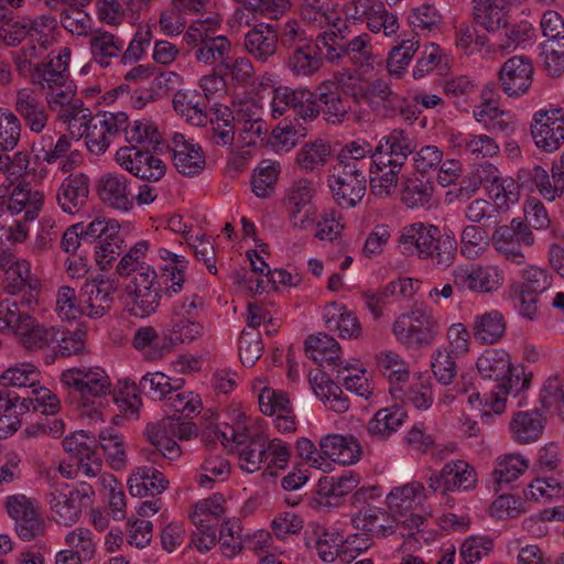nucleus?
Wrapping results in <instances>:
<instances>
[{"instance_id": "a19ab883", "label": "nucleus", "mask_w": 564, "mask_h": 564, "mask_svg": "<svg viewBox=\"0 0 564 564\" xmlns=\"http://www.w3.org/2000/svg\"><path fill=\"white\" fill-rule=\"evenodd\" d=\"M506 332V322L499 311L485 312L477 315L473 324V334L481 344H495L499 341Z\"/></svg>"}, {"instance_id": "f03ea898", "label": "nucleus", "mask_w": 564, "mask_h": 564, "mask_svg": "<svg viewBox=\"0 0 564 564\" xmlns=\"http://www.w3.org/2000/svg\"><path fill=\"white\" fill-rule=\"evenodd\" d=\"M0 269L3 272V290L12 296L0 302V311H6V304L15 313L33 310L39 302L41 283L32 275L30 263L4 252L0 256ZM6 318L4 313L0 312V321Z\"/></svg>"}, {"instance_id": "1a4fd4ad", "label": "nucleus", "mask_w": 564, "mask_h": 564, "mask_svg": "<svg viewBox=\"0 0 564 564\" xmlns=\"http://www.w3.org/2000/svg\"><path fill=\"white\" fill-rule=\"evenodd\" d=\"M6 510L15 523V532L23 541H32L45 532V521L36 509L34 501L22 494L8 496Z\"/></svg>"}, {"instance_id": "0eeeda50", "label": "nucleus", "mask_w": 564, "mask_h": 564, "mask_svg": "<svg viewBox=\"0 0 564 564\" xmlns=\"http://www.w3.org/2000/svg\"><path fill=\"white\" fill-rule=\"evenodd\" d=\"M204 304V299L198 294L188 295L174 303L169 322L171 341L189 344L203 336L204 326L197 318Z\"/></svg>"}, {"instance_id": "c9c22d12", "label": "nucleus", "mask_w": 564, "mask_h": 564, "mask_svg": "<svg viewBox=\"0 0 564 564\" xmlns=\"http://www.w3.org/2000/svg\"><path fill=\"white\" fill-rule=\"evenodd\" d=\"M310 383L316 397L319 398L329 410L336 413H345L349 409L350 403L348 398L327 373L317 371L314 376L311 375Z\"/></svg>"}, {"instance_id": "b1692460", "label": "nucleus", "mask_w": 564, "mask_h": 564, "mask_svg": "<svg viewBox=\"0 0 564 564\" xmlns=\"http://www.w3.org/2000/svg\"><path fill=\"white\" fill-rule=\"evenodd\" d=\"M473 14L475 24L485 29L491 37L499 35L509 20L506 0H473Z\"/></svg>"}, {"instance_id": "c756f323", "label": "nucleus", "mask_w": 564, "mask_h": 564, "mask_svg": "<svg viewBox=\"0 0 564 564\" xmlns=\"http://www.w3.org/2000/svg\"><path fill=\"white\" fill-rule=\"evenodd\" d=\"M173 163L178 173L193 176L205 166L202 148L187 140L183 134L176 133L173 138Z\"/></svg>"}, {"instance_id": "6e6552de", "label": "nucleus", "mask_w": 564, "mask_h": 564, "mask_svg": "<svg viewBox=\"0 0 564 564\" xmlns=\"http://www.w3.org/2000/svg\"><path fill=\"white\" fill-rule=\"evenodd\" d=\"M62 386L79 395L86 406L90 398H102L110 393L111 381L100 367H74L61 375Z\"/></svg>"}, {"instance_id": "7ed1b4c3", "label": "nucleus", "mask_w": 564, "mask_h": 564, "mask_svg": "<svg viewBox=\"0 0 564 564\" xmlns=\"http://www.w3.org/2000/svg\"><path fill=\"white\" fill-rule=\"evenodd\" d=\"M6 319L0 321V332L14 334L26 350L43 351L45 355V362L51 361V354L55 350L57 343L56 334L57 327H46L39 324V322L31 315L30 311L15 313L10 311V306L6 304V311H2Z\"/></svg>"}, {"instance_id": "bf43d9fd", "label": "nucleus", "mask_w": 564, "mask_h": 564, "mask_svg": "<svg viewBox=\"0 0 564 564\" xmlns=\"http://www.w3.org/2000/svg\"><path fill=\"white\" fill-rule=\"evenodd\" d=\"M30 42H36L40 50L45 51L51 45L57 26L55 18L43 14L35 19L24 18Z\"/></svg>"}, {"instance_id": "49530a36", "label": "nucleus", "mask_w": 564, "mask_h": 564, "mask_svg": "<svg viewBox=\"0 0 564 564\" xmlns=\"http://www.w3.org/2000/svg\"><path fill=\"white\" fill-rule=\"evenodd\" d=\"M518 180L521 186L535 185L539 193L547 200H554L561 191L558 183L562 178H554V184L551 183L547 172L540 165H533L520 169L518 172Z\"/></svg>"}, {"instance_id": "13d9d810", "label": "nucleus", "mask_w": 564, "mask_h": 564, "mask_svg": "<svg viewBox=\"0 0 564 564\" xmlns=\"http://www.w3.org/2000/svg\"><path fill=\"white\" fill-rule=\"evenodd\" d=\"M56 339L57 343L55 344V350L51 354V361L83 352L86 333L82 329L69 330L57 327Z\"/></svg>"}, {"instance_id": "e2e57ef3", "label": "nucleus", "mask_w": 564, "mask_h": 564, "mask_svg": "<svg viewBox=\"0 0 564 564\" xmlns=\"http://www.w3.org/2000/svg\"><path fill=\"white\" fill-rule=\"evenodd\" d=\"M329 144L322 140L304 144L296 154V163L304 171L323 166L330 156Z\"/></svg>"}, {"instance_id": "6e6d98bb", "label": "nucleus", "mask_w": 564, "mask_h": 564, "mask_svg": "<svg viewBox=\"0 0 564 564\" xmlns=\"http://www.w3.org/2000/svg\"><path fill=\"white\" fill-rule=\"evenodd\" d=\"M491 240L495 249L508 261L517 264H523L525 262L522 245L516 238L514 231L507 228V225L499 226L494 231Z\"/></svg>"}, {"instance_id": "680f3d73", "label": "nucleus", "mask_w": 564, "mask_h": 564, "mask_svg": "<svg viewBox=\"0 0 564 564\" xmlns=\"http://www.w3.org/2000/svg\"><path fill=\"white\" fill-rule=\"evenodd\" d=\"M386 512H382L377 508H365L354 518V523L357 529L369 532L371 535L388 536L397 532L398 528L395 523L391 521L389 524L378 523L380 517H384Z\"/></svg>"}, {"instance_id": "cd10ccee", "label": "nucleus", "mask_w": 564, "mask_h": 564, "mask_svg": "<svg viewBox=\"0 0 564 564\" xmlns=\"http://www.w3.org/2000/svg\"><path fill=\"white\" fill-rule=\"evenodd\" d=\"M88 194V176L83 173L72 174L61 184L56 199L63 212L74 215L86 204Z\"/></svg>"}, {"instance_id": "412c9836", "label": "nucleus", "mask_w": 564, "mask_h": 564, "mask_svg": "<svg viewBox=\"0 0 564 564\" xmlns=\"http://www.w3.org/2000/svg\"><path fill=\"white\" fill-rule=\"evenodd\" d=\"M336 85L337 83L328 79L316 87L318 113H322L330 123H343L348 119L351 106L350 101L341 96Z\"/></svg>"}, {"instance_id": "0e129e2a", "label": "nucleus", "mask_w": 564, "mask_h": 564, "mask_svg": "<svg viewBox=\"0 0 564 564\" xmlns=\"http://www.w3.org/2000/svg\"><path fill=\"white\" fill-rule=\"evenodd\" d=\"M97 441L111 468L115 470L123 468L126 465V452L122 437L112 429H108L100 432L99 440Z\"/></svg>"}, {"instance_id": "052dcab7", "label": "nucleus", "mask_w": 564, "mask_h": 564, "mask_svg": "<svg viewBox=\"0 0 564 564\" xmlns=\"http://www.w3.org/2000/svg\"><path fill=\"white\" fill-rule=\"evenodd\" d=\"M358 475L347 471L341 476H325L318 481V492L329 498H341L357 488Z\"/></svg>"}, {"instance_id": "2f4dec72", "label": "nucleus", "mask_w": 564, "mask_h": 564, "mask_svg": "<svg viewBox=\"0 0 564 564\" xmlns=\"http://www.w3.org/2000/svg\"><path fill=\"white\" fill-rule=\"evenodd\" d=\"M247 52L259 62H267L278 50V31L272 24H260L245 35Z\"/></svg>"}, {"instance_id": "09e8293b", "label": "nucleus", "mask_w": 564, "mask_h": 564, "mask_svg": "<svg viewBox=\"0 0 564 564\" xmlns=\"http://www.w3.org/2000/svg\"><path fill=\"white\" fill-rule=\"evenodd\" d=\"M70 149L69 138L65 134L61 135L56 142L51 134H43L37 140L33 141L31 150L37 161L46 162L47 164L55 163L58 159L63 158Z\"/></svg>"}, {"instance_id": "a211bd4d", "label": "nucleus", "mask_w": 564, "mask_h": 564, "mask_svg": "<svg viewBox=\"0 0 564 564\" xmlns=\"http://www.w3.org/2000/svg\"><path fill=\"white\" fill-rule=\"evenodd\" d=\"M115 288L111 282L102 278L87 279L79 291V301L83 307V315L91 318H100L106 315L112 306Z\"/></svg>"}, {"instance_id": "393cba45", "label": "nucleus", "mask_w": 564, "mask_h": 564, "mask_svg": "<svg viewBox=\"0 0 564 564\" xmlns=\"http://www.w3.org/2000/svg\"><path fill=\"white\" fill-rule=\"evenodd\" d=\"M380 372L390 383V393L395 400L404 399V384L408 383L410 371L404 359L394 351H383L376 357Z\"/></svg>"}, {"instance_id": "9b49d317", "label": "nucleus", "mask_w": 564, "mask_h": 564, "mask_svg": "<svg viewBox=\"0 0 564 564\" xmlns=\"http://www.w3.org/2000/svg\"><path fill=\"white\" fill-rule=\"evenodd\" d=\"M152 151V149H141L137 145L122 147L116 153V161L134 176L158 182L165 175L166 166Z\"/></svg>"}, {"instance_id": "c85d7f7f", "label": "nucleus", "mask_w": 564, "mask_h": 564, "mask_svg": "<svg viewBox=\"0 0 564 564\" xmlns=\"http://www.w3.org/2000/svg\"><path fill=\"white\" fill-rule=\"evenodd\" d=\"M365 102L382 117H391L402 109L403 99L389 83L379 78L366 86Z\"/></svg>"}, {"instance_id": "4c0bfd02", "label": "nucleus", "mask_w": 564, "mask_h": 564, "mask_svg": "<svg viewBox=\"0 0 564 564\" xmlns=\"http://www.w3.org/2000/svg\"><path fill=\"white\" fill-rule=\"evenodd\" d=\"M338 166H356V170L377 173L375 166V148L366 140H355L345 144L338 153Z\"/></svg>"}, {"instance_id": "9d476101", "label": "nucleus", "mask_w": 564, "mask_h": 564, "mask_svg": "<svg viewBox=\"0 0 564 564\" xmlns=\"http://www.w3.org/2000/svg\"><path fill=\"white\" fill-rule=\"evenodd\" d=\"M126 120L127 113L122 111L99 112L90 118L82 130L87 150L95 155L104 154L108 150L111 139L121 132Z\"/></svg>"}, {"instance_id": "4468645a", "label": "nucleus", "mask_w": 564, "mask_h": 564, "mask_svg": "<svg viewBox=\"0 0 564 564\" xmlns=\"http://www.w3.org/2000/svg\"><path fill=\"white\" fill-rule=\"evenodd\" d=\"M477 474L475 468L463 459H456L446 463L438 473H434L429 478V488L442 494L456 490L468 491L477 485Z\"/></svg>"}, {"instance_id": "423d86ee", "label": "nucleus", "mask_w": 564, "mask_h": 564, "mask_svg": "<svg viewBox=\"0 0 564 564\" xmlns=\"http://www.w3.org/2000/svg\"><path fill=\"white\" fill-rule=\"evenodd\" d=\"M425 487L420 481H411L394 487L387 496V506L391 521L398 529L406 532L401 535L411 536L424 523V517L412 512V508L425 498Z\"/></svg>"}, {"instance_id": "de8ad7c7", "label": "nucleus", "mask_w": 564, "mask_h": 564, "mask_svg": "<svg viewBox=\"0 0 564 564\" xmlns=\"http://www.w3.org/2000/svg\"><path fill=\"white\" fill-rule=\"evenodd\" d=\"M370 35L367 33L355 34L354 36L343 35L341 47L348 59L357 67L369 66L373 63L372 45Z\"/></svg>"}, {"instance_id": "603ef678", "label": "nucleus", "mask_w": 564, "mask_h": 564, "mask_svg": "<svg viewBox=\"0 0 564 564\" xmlns=\"http://www.w3.org/2000/svg\"><path fill=\"white\" fill-rule=\"evenodd\" d=\"M65 544L67 549L62 550L63 552L85 562L90 561L96 554L97 543L93 532L87 528L79 527L68 532L65 535Z\"/></svg>"}, {"instance_id": "37998d69", "label": "nucleus", "mask_w": 564, "mask_h": 564, "mask_svg": "<svg viewBox=\"0 0 564 564\" xmlns=\"http://www.w3.org/2000/svg\"><path fill=\"white\" fill-rule=\"evenodd\" d=\"M406 417L405 411L400 408L380 409L368 422L367 432L372 437L386 440L404 423Z\"/></svg>"}, {"instance_id": "aec40b11", "label": "nucleus", "mask_w": 564, "mask_h": 564, "mask_svg": "<svg viewBox=\"0 0 564 564\" xmlns=\"http://www.w3.org/2000/svg\"><path fill=\"white\" fill-rule=\"evenodd\" d=\"M142 273L139 278H133L132 285H129L130 293L133 294L134 315L147 317L153 314L160 305L161 291L164 283L156 273Z\"/></svg>"}, {"instance_id": "dca6fc26", "label": "nucleus", "mask_w": 564, "mask_h": 564, "mask_svg": "<svg viewBox=\"0 0 564 564\" xmlns=\"http://www.w3.org/2000/svg\"><path fill=\"white\" fill-rule=\"evenodd\" d=\"M534 68L529 57L516 55L508 58L499 70V83L511 98L525 95L533 82Z\"/></svg>"}, {"instance_id": "4d7b16f0", "label": "nucleus", "mask_w": 564, "mask_h": 564, "mask_svg": "<svg viewBox=\"0 0 564 564\" xmlns=\"http://www.w3.org/2000/svg\"><path fill=\"white\" fill-rule=\"evenodd\" d=\"M448 69V57L443 54L442 48L431 43L424 47L420 58L413 69V77L415 79L424 77L432 70H437L438 74H444Z\"/></svg>"}, {"instance_id": "4be33fe9", "label": "nucleus", "mask_w": 564, "mask_h": 564, "mask_svg": "<svg viewBox=\"0 0 564 564\" xmlns=\"http://www.w3.org/2000/svg\"><path fill=\"white\" fill-rule=\"evenodd\" d=\"M98 195L109 207L128 212L133 207L134 195L128 178L122 174L107 173L98 183Z\"/></svg>"}, {"instance_id": "72a5a7b5", "label": "nucleus", "mask_w": 564, "mask_h": 564, "mask_svg": "<svg viewBox=\"0 0 564 564\" xmlns=\"http://www.w3.org/2000/svg\"><path fill=\"white\" fill-rule=\"evenodd\" d=\"M355 7L356 13L366 17L367 25L371 32L382 31L387 36L397 33L399 29L398 18L389 12L381 1L359 0Z\"/></svg>"}, {"instance_id": "c03bdc74", "label": "nucleus", "mask_w": 564, "mask_h": 564, "mask_svg": "<svg viewBox=\"0 0 564 564\" xmlns=\"http://www.w3.org/2000/svg\"><path fill=\"white\" fill-rule=\"evenodd\" d=\"M89 44L94 59L102 67H107L111 58L118 57L124 46L118 36L100 30L90 33Z\"/></svg>"}, {"instance_id": "774afa93", "label": "nucleus", "mask_w": 564, "mask_h": 564, "mask_svg": "<svg viewBox=\"0 0 564 564\" xmlns=\"http://www.w3.org/2000/svg\"><path fill=\"white\" fill-rule=\"evenodd\" d=\"M63 448L77 460L90 458L97 453L98 441L85 431H77L63 440Z\"/></svg>"}, {"instance_id": "20e7f679", "label": "nucleus", "mask_w": 564, "mask_h": 564, "mask_svg": "<svg viewBox=\"0 0 564 564\" xmlns=\"http://www.w3.org/2000/svg\"><path fill=\"white\" fill-rule=\"evenodd\" d=\"M95 485L79 481L69 485L65 481H55L50 485L47 501L53 519L62 525L76 523L84 508L93 505Z\"/></svg>"}, {"instance_id": "864d4df0", "label": "nucleus", "mask_w": 564, "mask_h": 564, "mask_svg": "<svg viewBox=\"0 0 564 564\" xmlns=\"http://www.w3.org/2000/svg\"><path fill=\"white\" fill-rule=\"evenodd\" d=\"M533 36L534 29L530 23L510 24L508 20L506 26L500 30V34L492 36L494 42L489 46L499 50H511L518 47L521 43L530 41Z\"/></svg>"}, {"instance_id": "58836bf2", "label": "nucleus", "mask_w": 564, "mask_h": 564, "mask_svg": "<svg viewBox=\"0 0 564 564\" xmlns=\"http://www.w3.org/2000/svg\"><path fill=\"white\" fill-rule=\"evenodd\" d=\"M239 466L247 473L260 470L265 464V435L261 432H251L237 447Z\"/></svg>"}, {"instance_id": "f704fd0d", "label": "nucleus", "mask_w": 564, "mask_h": 564, "mask_svg": "<svg viewBox=\"0 0 564 564\" xmlns=\"http://www.w3.org/2000/svg\"><path fill=\"white\" fill-rule=\"evenodd\" d=\"M285 64L289 70L296 76L308 77L316 74L323 65L319 45L313 41L289 51Z\"/></svg>"}, {"instance_id": "7c9ffc66", "label": "nucleus", "mask_w": 564, "mask_h": 564, "mask_svg": "<svg viewBox=\"0 0 564 564\" xmlns=\"http://www.w3.org/2000/svg\"><path fill=\"white\" fill-rule=\"evenodd\" d=\"M14 108L32 132L41 133L46 127L48 121L46 107L31 90L18 91Z\"/></svg>"}, {"instance_id": "39448f33", "label": "nucleus", "mask_w": 564, "mask_h": 564, "mask_svg": "<svg viewBox=\"0 0 564 564\" xmlns=\"http://www.w3.org/2000/svg\"><path fill=\"white\" fill-rule=\"evenodd\" d=\"M391 329L399 344L410 350H419L434 343L438 334V324L426 307L414 306L400 314Z\"/></svg>"}, {"instance_id": "79ce46f5", "label": "nucleus", "mask_w": 564, "mask_h": 564, "mask_svg": "<svg viewBox=\"0 0 564 564\" xmlns=\"http://www.w3.org/2000/svg\"><path fill=\"white\" fill-rule=\"evenodd\" d=\"M339 351L340 347L335 338L324 333L311 335L305 340L306 356L319 366H322L323 362L337 366Z\"/></svg>"}, {"instance_id": "f8f14e48", "label": "nucleus", "mask_w": 564, "mask_h": 564, "mask_svg": "<svg viewBox=\"0 0 564 564\" xmlns=\"http://www.w3.org/2000/svg\"><path fill=\"white\" fill-rule=\"evenodd\" d=\"M356 166H336L329 182L334 198L343 208H351L361 202L367 189L368 171L356 170Z\"/></svg>"}, {"instance_id": "6ab92c4d", "label": "nucleus", "mask_w": 564, "mask_h": 564, "mask_svg": "<svg viewBox=\"0 0 564 564\" xmlns=\"http://www.w3.org/2000/svg\"><path fill=\"white\" fill-rule=\"evenodd\" d=\"M70 50L63 47L57 55H48L46 61L37 63L31 72V80L43 89H57L65 86L68 78Z\"/></svg>"}, {"instance_id": "ea45409f", "label": "nucleus", "mask_w": 564, "mask_h": 564, "mask_svg": "<svg viewBox=\"0 0 564 564\" xmlns=\"http://www.w3.org/2000/svg\"><path fill=\"white\" fill-rule=\"evenodd\" d=\"M123 126L121 132H124L126 140L130 145H141L142 149L155 151L161 143V134L151 120L140 119L130 122L127 117Z\"/></svg>"}, {"instance_id": "3c124183", "label": "nucleus", "mask_w": 564, "mask_h": 564, "mask_svg": "<svg viewBox=\"0 0 564 564\" xmlns=\"http://www.w3.org/2000/svg\"><path fill=\"white\" fill-rule=\"evenodd\" d=\"M281 172L276 161L262 160L254 170L251 186L256 196L268 198L274 192V186Z\"/></svg>"}, {"instance_id": "f3484780", "label": "nucleus", "mask_w": 564, "mask_h": 564, "mask_svg": "<svg viewBox=\"0 0 564 564\" xmlns=\"http://www.w3.org/2000/svg\"><path fill=\"white\" fill-rule=\"evenodd\" d=\"M503 281L501 271L495 265H471L453 271V282L458 291L469 290L477 293L497 291Z\"/></svg>"}, {"instance_id": "f257e3e1", "label": "nucleus", "mask_w": 564, "mask_h": 564, "mask_svg": "<svg viewBox=\"0 0 564 564\" xmlns=\"http://www.w3.org/2000/svg\"><path fill=\"white\" fill-rule=\"evenodd\" d=\"M478 373L486 384L482 397L479 391L468 397V402L479 401L484 404L482 421L495 414H501L506 409L507 398L510 393L518 394L531 386L532 372L519 371L511 362L509 354L503 349H486L477 359Z\"/></svg>"}, {"instance_id": "5fc2aeb1", "label": "nucleus", "mask_w": 564, "mask_h": 564, "mask_svg": "<svg viewBox=\"0 0 564 564\" xmlns=\"http://www.w3.org/2000/svg\"><path fill=\"white\" fill-rule=\"evenodd\" d=\"M149 243L145 240L137 242L118 262L116 268L120 276H129L134 274L133 278H139L141 273L152 274L155 271L147 264L142 258L145 256ZM144 276V274H142Z\"/></svg>"}, {"instance_id": "8fccbe9b", "label": "nucleus", "mask_w": 564, "mask_h": 564, "mask_svg": "<svg viewBox=\"0 0 564 564\" xmlns=\"http://www.w3.org/2000/svg\"><path fill=\"white\" fill-rule=\"evenodd\" d=\"M184 386V379L170 378L163 372H149L140 380V390L153 400H162L172 391H177Z\"/></svg>"}, {"instance_id": "69168bd1", "label": "nucleus", "mask_w": 564, "mask_h": 564, "mask_svg": "<svg viewBox=\"0 0 564 564\" xmlns=\"http://www.w3.org/2000/svg\"><path fill=\"white\" fill-rule=\"evenodd\" d=\"M276 31L278 43L288 52L313 42V37L297 20L285 21L276 26Z\"/></svg>"}, {"instance_id": "338daca9", "label": "nucleus", "mask_w": 564, "mask_h": 564, "mask_svg": "<svg viewBox=\"0 0 564 564\" xmlns=\"http://www.w3.org/2000/svg\"><path fill=\"white\" fill-rule=\"evenodd\" d=\"M40 381L39 370L31 364H21L10 368L0 377V384L4 388H34Z\"/></svg>"}, {"instance_id": "a18cd8bd", "label": "nucleus", "mask_w": 564, "mask_h": 564, "mask_svg": "<svg viewBox=\"0 0 564 564\" xmlns=\"http://www.w3.org/2000/svg\"><path fill=\"white\" fill-rule=\"evenodd\" d=\"M194 51V56L198 62L214 64L216 62L225 63L231 61V44L224 35H216L189 45Z\"/></svg>"}, {"instance_id": "2eb2a0df", "label": "nucleus", "mask_w": 564, "mask_h": 564, "mask_svg": "<svg viewBox=\"0 0 564 564\" xmlns=\"http://www.w3.org/2000/svg\"><path fill=\"white\" fill-rule=\"evenodd\" d=\"M531 134L535 145L544 152L557 150L564 142L563 110H540L534 113Z\"/></svg>"}, {"instance_id": "e433bc0d", "label": "nucleus", "mask_w": 564, "mask_h": 564, "mask_svg": "<svg viewBox=\"0 0 564 564\" xmlns=\"http://www.w3.org/2000/svg\"><path fill=\"white\" fill-rule=\"evenodd\" d=\"M169 485L165 476L154 467H139L128 479L129 491L132 496L152 497L162 494Z\"/></svg>"}, {"instance_id": "473e14b6", "label": "nucleus", "mask_w": 564, "mask_h": 564, "mask_svg": "<svg viewBox=\"0 0 564 564\" xmlns=\"http://www.w3.org/2000/svg\"><path fill=\"white\" fill-rule=\"evenodd\" d=\"M545 419L540 411H520L513 414L510 432L514 442L530 444L536 442L543 434Z\"/></svg>"}, {"instance_id": "bb28decb", "label": "nucleus", "mask_w": 564, "mask_h": 564, "mask_svg": "<svg viewBox=\"0 0 564 564\" xmlns=\"http://www.w3.org/2000/svg\"><path fill=\"white\" fill-rule=\"evenodd\" d=\"M321 453L341 465H350L359 460L361 447L352 435L328 434L319 441Z\"/></svg>"}, {"instance_id": "ddd939ff", "label": "nucleus", "mask_w": 564, "mask_h": 564, "mask_svg": "<svg viewBox=\"0 0 564 564\" xmlns=\"http://www.w3.org/2000/svg\"><path fill=\"white\" fill-rule=\"evenodd\" d=\"M414 150L415 144L410 134L402 129H393L375 147L376 172H382L387 167L402 169Z\"/></svg>"}, {"instance_id": "a878e982", "label": "nucleus", "mask_w": 564, "mask_h": 564, "mask_svg": "<svg viewBox=\"0 0 564 564\" xmlns=\"http://www.w3.org/2000/svg\"><path fill=\"white\" fill-rule=\"evenodd\" d=\"M174 110L193 126H205L208 120L209 105L206 97L196 89L177 90L173 96Z\"/></svg>"}, {"instance_id": "5701e85b", "label": "nucleus", "mask_w": 564, "mask_h": 564, "mask_svg": "<svg viewBox=\"0 0 564 564\" xmlns=\"http://www.w3.org/2000/svg\"><path fill=\"white\" fill-rule=\"evenodd\" d=\"M437 237V227L415 223L405 226L398 239L401 252L405 256H417L420 259H427L431 253L433 240Z\"/></svg>"}]
</instances>
